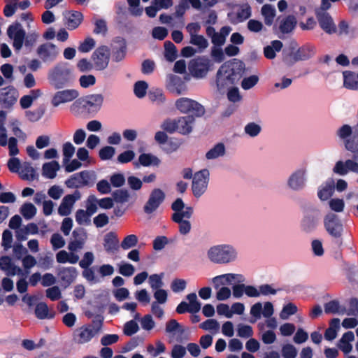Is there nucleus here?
Returning a JSON list of instances; mask_svg holds the SVG:
<instances>
[{"label":"nucleus","mask_w":358,"mask_h":358,"mask_svg":"<svg viewBox=\"0 0 358 358\" xmlns=\"http://www.w3.org/2000/svg\"><path fill=\"white\" fill-rule=\"evenodd\" d=\"M244 70V64L238 59L225 62L217 73V87L222 89L227 85L234 84L241 78Z\"/></svg>","instance_id":"1"},{"label":"nucleus","mask_w":358,"mask_h":358,"mask_svg":"<svg viewBox=\"0 0 358 358\" xmlns=\"http://www.w3.org/2000/svg\"><path fill=\"white\" fill-rule=\"evenodd\" d=\"M206 255L210 262L224 264L236 259L237 251L231 245L220 244L210 247L206 252Z\"/></svg>","instance_id":"2"},{"label":"nucleus","mask_w":358,"mask_h":358,"mask_svg":"<svg viewBox=\"0 0 358 358\" xmlns=\"http://www.w3.org/2000/svg\"><path fill=\"white\" fill-rule=\"evenodd\" d=\"M194 124L192 116H182L175 119L168 118L161 124V128L170 133L178 132L186 135L192 132Z\"/></svg>","instance_id":"3"},{"label":"nucleus","mask_w":358,"mask_h":358,"mask_svg":"<svg viewBox=\"0 0 358 358\" xmlns=\"http://www.w3.org/2000/svg\"><path fill=\"white\" fill-rule=\"evenodd\" d=\"M48 78L55 89H62L72 82L74 76L66 65L59 64L49 71Z\"/></svg>","instance_id":"4"},{"label":"nucleus","mask_w":358,"mask_h":358,"mask_svg":"<svg viewBox=\"0 0 358 358\" xmlns=\"http://www.w3.org/2000/svg\"><path fill=\"white\" fill-rule=\"evenodd\" d=\"M175 106L181 113L190 114L189 116L201 117L205 113L203 106L195 100L182 97L176 101Z\"/></svg>","instance_id":"5"},{"label":"nucleus","mask_w":358,"mask_h":358,"mask_svg":"<svg viewBox=\"0 0 358 358\" xmlns=\"http://www.w3.org/2000/svg\"><path fill=\"white\" fill-rule=\"evenodd\" d=\"M95 179L94 172L83 171L71 176L65 184L69 188H80L92 185Z\"/></svg>","instance_id":"6"},{"label":"nucleus","mask_w":358,"mask_h":358,"mask_svg":"<svg viewBox=\"0 0 358 358\" xmlns=\"http://www.w3.org/2000/svg\"><path fill=\"white\" fill-rule=\"evenodd\" d=\"M209 181V172L203 169L196 172L193 177L192 189L194 196L199 198L207 189Z\"/></svg>","instance_id":"7"},{"label":"nucleus","mask_w":358,"mask_h":358,"mask_svg":"<svg viewBox=\"0 0 358 358\" xmlns=\"http://www.w3.org/2000/svg\"><path fill=\"white\" fill-rule=\"evenodd\" d=\"M99 333V329L92 324H85L77 328L73 334V339L78 344L89 343Z\"/></svg>","instance_id":"8"},{"label":"nucleus","mask_w":358,"mask_h":358,"mask_svg":"<svg viewBox=\"0 0 358 358\" xmlns=\"http://www.w3.org/2000/svg\"><path fill=\"white\" fill-rule=\"evenodd\" d=\"M307 182V170L301 168L292 172L287 178V185L289 189L293 191H301L303 189Z\"/></svg>","instance_id":"9"},{"label":"nucleus","mask_w":358,"mask_h":358,"mask_svg":"<svg viewBox=\"0 0 358 358\" xmlns=\"http://www.w3.org/2000/svg\"><path fill=\"white\" fill-rule=\"evenodd\" d=\"M7 35L13 41L12 45L14 49L19 51L23 45L25 38V31L20 23L10 24L7 29Z\"/></svg>","instance_id":"10"},{"label":"nucleus","mask_w":358,"mask_h":358,"mask_svg":"<svg viewBox=\"0 0 358 358\" xmlns=\"http://www.w3.org/2000/svg\"><path fill=\"white\" fill-rule=\"evenodd\" d=\"M210 67V61L206 57L192 59L189 64V71L195 78H201L206 76Z\"/></svg>","instance_id":"11"},{"label":"nucleus","mask_w":358,"mask_h":358,"mask_svg":"<svg viewBox=\"0 0 358 358\" xmlns=\"http://www.w3.org/2000/svg\"><path fill=\"white\" fill-rule=\"evenodd\" d=\"M79 96V92L75 89H66L56 92L51 99V104L54 107H58L76 100Z\"/></svg>","instance_id":"12"},{"label":"nucleus","mask_w":358,"mask_h":358,"mask_svg":"<svg viewBox=\"0 0 358 358\" xmlns=\"http://www.w3.org/2000/svg\"><path fill=\"white\" fill-rule=\"evenodd\" d=\"M211 282L215 289H218L222 287H227L234 283H241L245 281V278L241 274L238 273H225L217 275L213 278Z\"/></svg>","instance_id":"13"},{"label":"nucleus","mask_w":358,"mask_h":358,"mask_svg":"<svg viewBox=\"0 0 358 358\" xmlns=\"http://www.w3.org/2000/svg\"><path fill=\"white\" fill-rule=\"evenodd\" d=\"M110 52L106 46L99 47L93 53L92 60L94 64V68L97 71L105 69L109 62Z\"/></svg>","instance_id":"14"},{"label":"nucleus","mask_w":358,"mask_h":358,"mask_svg":"<svg viewBox=\"0 0 358 358\" xmlns=\"http://www.w3.org/2000/svg\"><path fill=\"white\" fill-rule=\"evenodd\" d=\"M324 224L327 231L334 238H340L343 232V225L337 215L327 214L324 218Z\"/></svg>","instance_id":"15"},{"label":"nucleus","mask_w":358,"mask_h":358,"mask_svg":"<svg viewBox=\"0 0 358 358\" xmlns=\"http://www.w3.org/2000/svg\"><path fill=\"white\" fill-rule=\"evenodd\" d=\"M165 199L164 192L159 188H155L150 192L148 200L144 206V211L152 213L155 211Z\"/></svg>","instance_id":"16"},{"label":"nucleus","mask_w":358,"mask_h":358,"mask_svg":"<svg viewBox=\"0 0 358 358\" xmlns=\"http://www.w3.org/2000/svg\"><path fill=\"white\" fill-rule=\"evenodd\" d=\"M81 194L79 191H75L71 194L66 195L58 208V213L61 216H67L72 212L75 203L80 200Z\"/></svg>","instance_id":"17"},{"label":"nucleus","mask_w":358,"mask_h":358,"mask_svg":"<svg viewBox=\"0 0 358 358\" xmlns=\"http://www.w3.org/2000/svg\"><path fill=\"white\" fill-rule=\"evenodd\" d=\"M315 15L320 28L325 33L334 34L337 32V27L329 13H316Z\"/></svg>","instance_id":"18"},{"label":"nucleus","mask_w":358,"mask_h":358,"mask_svg":"<svg viewBox=\"0 0 358 358\" xmlns=\"http://www.w3.org/2000/svg\"><path fill=\"white\" fill-rule=\"evenodd\" d=\"M18 92L14 88H4L0 90V104L4 108H12L17 102Z\"/></svg>","instance_id":"19"},{"label":"nucleus","mask_w":358,"mask_h":358,"mask_svg":"<svg viewBox=\"0 0 358 358\" xmlns=\"http://www.w3.org/2000/svg\"><path fill=\"white\" fill-rule=\"evenodd\" d=\"M333 171L340 176H345L349 172L358 174V162L352 159L338 161L333 168Z\"/></svg>","instance_id":"20"},{"label":"nucleus","mask_w":358,"mask_h":358,"mask_svg":"<svg viewBox=\"0 0 358 358\" xmlns=\"http://www.w3.org/2000/svg\"><path fill=\"white\" fill-rule=\"evenodd\" d=\"M39 57L45 62L53 61L59 54V50L54 44L46 43L37 49Z\"/></svg>","instance_id":"21"},{"label":"nucleus","mask_w":358,"mask_h":358,"mask_svg":"<svg viewBox=\"0 0 358 358\" xmlns=\"http://www.w3.org/2000/svg\"><path fill=\"white\" fill-rule=\"evenodd\" d=\"M168 90L176 95L183 94L187 90L186 85L182 79L175 75H170L166 81Z\"/></svg>","instance_id":"22"},{"label":"nucleus","mask_w":358,"mask_h":358,"mask_svg":"<svg viewBox=\"0 0 358 358\" xmlns=\"http://www.w3.org/2000/svg\"><path fill=\"white\" fill-rule=\"evenodd\" d=\"M0 268L8 275H20L23 274V270L15 265L10 257L4 256L0 258Z\"/></svg>","instance_id":"23"},{"label":"nucleus","mask_w":358,"mask_h":358,"mask_svg":"<svg viewBox=\"0 0 358 358\" xmlns=\"http://www.w3.org/2000/svg\"><path fill=\"white\" fill-rule=\"evenodd\" d=\"M57 275L63 284L67 287L76 280L78 276V271L72 266L62 267L59 269Z\"/></svg>","instance_id":"24"},{"label":"nucleus","mask_w":358,"mask_h":358,"mask_svg":"<svg viewBox=\"0 0 358 358\" xmlns=\"http://www.w3.org/2000/svg\"><path fill=\"white\" fill-rule=\"evenodd\" d=\"M165 331L171 339L176 338L177 340L185 332L184 328L176 320H171L166 323Z\"/></svg>","instance_id":"25"},{"label":"nucleus","mask_w":358,"mask_h":358,"mask_svg":"<svg viewBox=\"0 0 358 358\" xmlns=\"http://www.w3.org/2000/svg\"><path fill=\"white\" fill-rule=\"evenodd\" d=\"M335 189L334 181L331 179L321 185L317 191V196L321 201H327L334 194Z\"/></svg>","instance_id":"26"},{"label":"nucleus","mask_w":358,"mask_h":358,"mask_svg":"<svg viewBox=\"0 0 358 358\" xmlns=\"http://www.w3.org/2000/svg\"><path fill=\"white\" fill-rule=\"evenodd\" d=\"M343 87L350 90H358V73L351 71L343 72Z\"/></svg>","instance_id":"27"},{"label":"nucleus","mask_w":358,"mask_h":358,"mask_svg":"<svg viewBox=\"0 0 358 358\" xmlns=\"http://www.w3.org/2000/svg\"><path fill=\"white\" fill-rule=\"evenodd\" d=\"M355 340L352 331L345 333L338 343V348L345 355L349 354L352 350L351 342Z\"/></svg>","instance_id":"28"},{"label":"nucleus","mask_w":358,"mask_h":358,"mask_svg":"<svg viewBox=\"0 0 358 358\" xmlns=\"http://www.w3.org/2000/svg\"><path fill=\"white\" fill-rule=\"evenodd\" d=\"M103 247L106 252L113 253L118 250L119 240L117 235L113 232L105 235L103 239Z\"/></svg>","instance_id":"29"},{"label":"nucleus","mask_w":358,"mask_h":358,"mask_svg":"<svg viewBox=\"0 0 358 358\" xmlns=\"http://www.w3.org/2000/svg\"><path fill=\"white\" fill-rule=\"evenodd\" d=\"M56 260L59 264H76L79 260V256L74 252L66 250H60L56 255Z\"/></svg>","instance_id":"30"},{"label":"nucleus","mask_w":358,"mask_h":358,"mask_svg":"<svg viewBox=\"0 0 358 358\" xmlns=\"http://www.w3.org/2000/svg\"><path fill=\"white\" fill-rule=\"evenodd\" d=\"M159 159L151 154H141L138 157V162H134L135 168H139L140 165L149 166L151 165L157 166L159 164Z\"/></svg>","instance_id":"31"},{"label":"nucleus","mask_w":358,"mask_h":358,"mask_svg":"<svg viewBox=\"0 0 358 358\" xmlns=\"http://www.w3.org/2000/svg\"><path fill=\"white\" fill-rule=\"evenodd\" d=\"M59 168L60 166L56 161L45 163L42 166V175L46 178L53 179L56 177Z\"/></svg>","instance_id":"32"},{"label":"nucleus","mask_w":358,"mask_h":358,"mask_svg":"<svg viewBox=\"0 0 358 358\" xmlns=\"http://www.w3.org/2000/svg\"><path fill=\"white\" fill-rule=\"evenodd\" d=\"M66 24L69 29L77 28L83 21V16L80 12L71 11L66 15Z\"/></svg>","instance_id":"33"},{"label":"nucleus","mask_w":358,"mask_h":358,"mask_svg":"<svg viewBox=\"0 0 358 358\" xmlns=\"http://www.w3.org/2000/svg\"><path fill=\"white\" fill-rule=\"evenodd\" d=\"M87 108L99 109L103 102V96L101 94H96L87 96L84 98Z\"/></svg>","instance_id":"34"},{"label":"nucleus","mask_w":358,"mask_h":358,"mask_svg":"<svg viewBox=\"0 0 358 358\" xmlns=\"http://www.w3.org/2000/svg\"><path fill=\"white\" fill-rule=\"evenodd\" d=\"M226 148L223 143H217L211 148L206 154L207 159L212 160L223 157L225 155Z\"/></svg>","instance_id":"35"},{"label":"nucleus","mask_w":358,"mask_h":358,"mask_svg":"<svg viewBox=\"0 0 358 358\" xmlns=\"http://www.w3.org/2000/svg\"><path fill=\"white\" fill-rule=\"evenodd\" d=\"M340 329V320L333 319L329 324V327L326 330L324 338L326 340L332 341L337 336V333Z\"/></svg>","instance_id":"36"},{"label":"nucleus","mask_w":358,"mask_h":358,"mask_svg":"<svg viewBox=\"0 0 358 358\" xmlns=\"http://www.w3.org/2000/svg\"><path fill=\"white\" fill-rule=\"evenodd\" d=\"M35 314L38 319H50L54 317V313L50 311L45 303H39L36 305Z\"/></svg>","instance_id":"37"},{"label":"nucleus","mask_w":358,"mask_h":358,"mask_svg":"<svg viewBox=\"0 0 358 358\" xmlns=\"http://www.w3.org/2000/svg\"><path fill=\"white\" fill-rule=\"evenodd\" d=\"M20 177L24 180H34L36 178L35 169L29 163H24L19 172Z\"/></svg>","instance_id":"38"},{"label":"nucleus","mask_w":358,"mask_h":358,"mask_svg":"<svg viewBox=\"0 0 358 358\" xmlns=\"http://www.w3.org/2000/svg\"><path fill=\"white\" fill-rule=\"evenodd\" d=\"M282 47V43L278 40H275L271 42L270 45L264 48V56L267 59H273L275 57L276 52H279Z\"/></svg>","instance_id":"39"},{"label":"nucleus","mask_w":358,"mask_h":358,"mask_svg":"<svg viewBox=\"0 0 358 358\" xmlns=\"http://www.w3.org/2000/svg\"><path fill=\"white\" fill-rule=\"evenodd\" d=\"M261 12L264 18L266 24L271 25L275 16V9L274 6L265 4L262 6Z\"/></svg>","instance_id":"40"},{"label":"nucleus","mask_w":358,"mask_h":358,"mask_svg":"<svg viewBox=\"0 0 358 358\" xmlns=\"http://www.w3.org/2000/svg\"><path fill=\"white\" fill-rule=\"evenodd\" d=\"M296 24V20L294 16H287L280 21L279 28L282 33H289L294 29Z\"/></svg>","instance_id":"41"},{"label":"nucleus","mask_w":358,"mask_h":358,"mask_svg":"<svg viewBox=\"0 0 358 358\" xmlns=\"http://www.w3.org/2000/svg\"><path fill=\"white\" fill-rule=\"evenodd\" d=\"M193 213V208L190 206H185L182 210L174 213L172 215L173 221H180L183 220H189Z\"/></svg>","instance_id":"42"},{"label":"nucleus","mask_w":358,"mask_h":358,"mask_svg":"<svg viewBox=\"0 0 358 358\" xmlns=\"http://www.w3.org/2000/svg\"><path fill=\"white\" fill-rule=\"evenodd\" d=\"M188 300L187 305L189 307V313H196L201 309V303L198 301L197 296L195 293H191L187 295Z\"/></svg>","instance_id":"43"},{"label":"nucleus","mask_w":358,"mask_h":358,"mask_svg":"<svg viewBox=\"0 0 358 358\" xmlns=\"http://www.w3.org/2000/svg\"><path fill=\"white\" fill-rule=\"evenodd\" d=\"M91 215L83 209H78L75 213V219L79 225H89L91 222Z\"/></svg>","instance_id":"44"},{"label":"nucleus","mask_w":358,"mask_h":358,"mask_svg":"<svg viewBox=\"0 0 358 358\" xmlns=\"http://www.w3.org/2000/svg\"><path fill=\"white\" fill-rule=\"evenodd\" d=\"M36 208L31 203H25L20 208V213L24 219L30 220L36 214Z\"/></svg>","instance_id":"45"},{"label":"nucleus","mask_w":358,"mask_h":358,"mask_svg":"<svg viewBox=\"0 0 358 358\" xmlns=\"http://www.w3.org/2000/svg\"><path fill=\"white\" fill-rule=\"evenodd\" d=\"M261 131V125L253 122L248 123L244 127L245 134L252 138L257 136Z\"/></svg>","instance_id":"46"},{"label":"nucleus","mask_w":358,"mask_h":358,"mask_svg":"<svg viewBox=\"0 0 358 358\" xmlns=\"http://www.w3.org/2000/svg\"><path fill=\"white\" fill-rule=\"evenodd\" d=\"M147 351L151 356L157 357L166 351V346L161 341H157L155 345H148Z\"/></svg>","instance_id":"47"},{"label":"nucleus","mask_w":358,"mask_h":358,"mask_svg":"<svg viewBox=\"0 0 358 358\" xmlns=\"http://www.w3.org/2000/svg\"><path fill=\"white\" fill-rule=\"evenodd\" d=\"M200 327L206 331L217 334L220 330L219 322L214 319H208L200 324Z\"/></svg>","instance_id":"48"},{"label":"nucleus","mask_w":358,"mask_h":358,"mask_svg":"<svg viewBox=\"0 0 358 358\" xmlns=\"http://www.w3.org/2000/svg\"><path fill=\"white\" fill-rule=\"evenodd\" d=\"M259 78L257 75H252L244 78L241 83L242 89L249 90L254 87L259 82Z\"/></svg>","instance_id":"49"},{"label":"nucleus","mask_w":358,"mask_h":358,"mask_svg":"<svg viewBox=\"0 0 358 358\" xmlns=\"http://www.w3.org/2000/svg\"><path fill=\"white\" fill-rule=\"evenodd\" d=\"M163 278L164 273L152 274L150 275L148 278V282L150 287L155 290L160 289L164 285L162 281Z\"/></svg>","instance_id":"50"},{"label":"nucleus","mask_w":358,"mask_h":358,"mask_svg":"<svg viewBox=\"0 0 358 358\" xmlns=\"http://www.w3.org/2000/svg\"><path fill=\"white\" fill-rule=\"evenodd\" d=\"M138 238L136 235H127L122 240L120 246L124 250H127L136 246L138 243Z\"/></svg>","instance_id":"51"},{"label":"nucleus","mask_w":358,"mask_h":358,"mask_svg":"<svg viewBox=\"0 0 358 358\" xmlns=\"http://www.w3.org/2000/svg\"><path fill=\"white\" fill-rule=\"evenodd\" d=\"M165 57L169 62H173L176 58L177 51L175 45L171 41L164 43Z\"/></svg>","instance_id":"52"},{"label":"nucleus","mask_w":358,"mask_h":358,"mask_svg":"<svg viewBox=\"0 0 358 358\" xmlns=\"http://www.w3.org/2000/svg\"><path fill=\"white\" fill-rule=\"evenodd\" d=\"M297 310L298 308L296 305L289 303L283 306L280 313V317L282 320H287L289 316L294 315Z\"/></svg>","instance_id":"53"},{"label":"nucleus","mask_w":358,"mask_h":358,"mask_svg":"<svg viewBox=\"0 0 358 358\" xmlns=\"http://www.w3.org/2000/svg\"><path fill=\"white\" fill-rule=\"evenodd\" d=\"M189 43L198 47L200 50L206 49L208 43V41L202 35H196L190 38Z\"/></svg>","instance_id":"54"},{"label":"nucleus","mask_w":358,"mask_h":358,"mask_svg":"<svg viewBox=\"0 0 358 358\" xmlns=\"http://www.w3.org/2000/svg\"><path fill=\"white\" fill-rule=\"evenodd\" d=\"M76 148L70 142L65 143L62 146V152L64 155V164L70 160L75 152Z\"/></svg>","instance_id":"55"},{"label":"nucleus","mask_w":358,"mask_h":358,"mask_svg":"<svg viewBox=\"0 0 358 358\" xmlns=\"http://www.w3.org/2000/svg\"><path fill=\"white\" fill-rule=\"evenodd\" d=\"M95 45V41L91 37H87L80 43L78 50L83 53L89 52L94 48Z\"/></svg>","instance_id":"56"},{"label":"nucleus","mask_w":358,"mask_h":358,"mask_svg":"<svg viewBox=\"0 0 358 358\" xmlns=\"http://www.w3.org/2000/svg\"><path fill=\"white\" fill-rule=\"evenodd\" d=\"M98 199L94 195H90L86 201V211L92 216L97 210Z\"/></svg>","instance_id":"57"},{"label":"nucleus","mask_w":358,"mask_h":358,"mask_svg":"<svg viewBox=\"0 0 358 358\" xmlns=\"http://www.w3.org/2000/svg\"><path fill=\"white\" fill-rule=\"evenodd\" d=\"M148 85L145 81H138L134 85V94L138 98H143L146 94Z\"/></svg>","instance_id":"58"},{"label":"nucleus","mask_w":358,"mask_h":358,"mask_svg":"<svg viewBox=\"0 0 358 358\" xmlns=\"http://www.w3.org/2000/svg\"><path fill=\"white\" fill-rule=\"evenodd\" d=\"M329 206L331 210H332L333 211L341 213L344 209L345 202L343 199L334 198L329 200Z\"/></svg>","instance_id":"59"},{"label":"nucleus","mask_w":358,"mask_h":358,"mask_svg":"<svg viewBox=\"0 0 358 358\" xmlns=\"http://www.w3.org/2000/svg\"><path fill=\"white\" fill-rule=\"evenodd\" d=\"M237 334L241 338H249L253 334L252 328L249 325L240 324L237 327Z\"/></svg>","instance_id":"60"},{"label":"nucleus","mask_w":358,"mask_h":358,"mask_svg":"<svg viewBox=\"0 0 358 358\" xmlns=\"http://www.w3.org/2000/svg\"><path fill=\"white\" fill-rule=\"evenodd\" d=\"M45 294L51 301H57L62 297L61 290L57 286H53L48 288L45 290Z\"/></svg>","instance_id":"61"},{"label":"nucleus","mask_w":358,"mask_h":358,"mask_svg":"<svg viewBox=\"0 0 358 358\" xmlns=\"http://www.w3.org/2000/svg\"><path fill=\"white\" fill-rule=\"evenodd\" d=\"M216 289V299L218 301L228 300L231 296V290L228 287H222Z\"/></svg>","instance_id":"62"},{"label":"nucleus","mask_w":358,"mask_h":358,"mask_svg":"<svg viewBox=\"0 0 358 358\" xmlns=\"http://www.w3.org/2000/svg\"><path fill=\"white\" fill-rule=\"evenodd\" d=\"M296 355L297 350L293 345L287 344L282 348V355L283 358H295Z\"/></svg>","instance_id":"63"},{"label":"nucleus","mask_w":358,"mask_h":358,"mask_svg":"<svg viewBox=\"0 0 358 358\" xmlns=\"http://www.w3.org/2000/svg\"><path fill=\"white\" fill-rule=\"evenodd\" d=\"M345 148L352 153L358 152V139L351 137L344 141Z\"/></svg>","instance_id":"64"}]
</instances>
